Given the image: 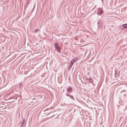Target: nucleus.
<instances>
[{"mask_svg": "<svg viewBox=\"0 0 127 127\" xmlns=\"http://www.w3.org/2000/svg\"><path fill=\"white\" fill-rule=\"evenodd\" d=\"M97 24L98 26V28L100 29H101L102 26V22L99 20L98 21Z\"/></svg>", "mask_w": 127, "mask_h": 127, "instance_id": "nucleus-1", "label": "nucleus"}, {"mask_svg": "<svg viewBox=\"0 0 127 127\" xmlns=\"http://www.w3.org/2000/svg\"><path fill=\"white\" fill-rule=\"evenodd\" d=\"M55 46L56 49L57 50V51L60 52V49L59 45L57 43H55Z\"/></svg>", "mask_w": 127, "mask_h": 127, "instance_id": "nucleus-2", "label": "nucleus"}, {"mask_svg": "<svg viewBox=\"0 0 127 127\" xmlns=\"http://www.w3.org/2000/svg\"><path fill=\"white\" fill-rule=\"evenodd\" d=\"M77 60V58H74L70 62V63L73 64Z\"/></svg>", "mask_w": 127, "mask_h": 127, "instance_id": "nucleus-3", "label": "nucleus"}, {"mask_svg": "<svg viewBox=\"0 0 127 127\" xmlns=\"http://www.w3.org/2000/svg\"><path fill=\"white\" fill-rule=\"evenodd\" d=\"M26 124V122L25 120V119H24L23 120L22 123L21 124V126L20 127H23L24 125H25Z\"/></svg>", "mask_w": 127, "mask_h": 127, "instance_id": "nucleus-4", "label": "nucleus"}, {"mask_svg": "<svg viewBox=\"0 0 127 127\" xmlns=\"http://www.w3.org/2000/svg\"><path fill=\"white\" fill-rule=\"evenodd\" d=\"M120 28L122 29H124L125 28L127 29V24H125L121 26Z\"/></svg>", "mask_w": 127, "mask_h": 127, "instance_id": "nucleus-5", "label": "nucleus"}, {"mask_svg": "<svg viewBox=\"0 0 127 127\" xmlns=\"http://www.w3.org/2000/svg\"><path fill=\"white\" fill-rule=\"evenodd\" d=\"M98 13L99 14V15H100L102 14L103 12V10L102 9L99 8L98 10Z\"/></svg>", "mask_w": 127, "mask_h": 127, "instance_id": "nucleus-6", "label": "nucleus"}, {"mask_svg": "<svg viewBox=\"0 0 127 127\" xmlns=\"http://www.w3.org/2000/svg\"><path fill=\"white\" fill-rule=\"evenodd\" d=\"M86 80L87 82L88 83L91 82L92 81V79L91 78H86Z\"/></svg>", "mask_w": 127, "mask_h": 127, "instance_id": "nucleus-7", "label": "nucleus"}, {"mask_svg": "<svg viewBox=\"0 0 127 127\" xmlns=\"http://www.w3.org/2000/svg\"><path fill=\"white\" fill-rule=\"evenodd\" d=\"M72 88L71 87H68L67 89V91L68 92H70L72 90Z\"/></svg>", "mask_w": 127, "mask_h": 127, "instance_id": "nucleus-8", "label": "nucleus"}, {"mask_svg": "<svg viewBox=\"0 0 127 127\" xmlns=\"http://www.w3.org/2000/svg\"><path fill=\"white\" fill-rule=\"evenodd\" d=\"M73 65V64H71L70 63V64H69V65L68 68V69L70 70V69L72 67Z\"/></svg>", "mask_w": 127, "mask_h": 127, "instance_id": "nucleus-9", "label": "nucleus"}, {"mask_svg": "<svg viewBox=\"0 0 127 127\" xmlns=\"http://www.w3.org/2000/svg\"><path fill=\"white\" fill-rule=\"evenodd\" d=\"M39 31V30L38 29H36L35 31V33H36L37 32H38Z\"/></svg>", "mask_w": 127, "mask_h": 127, "instance_id": "nucleus-10", "label": "nucleus"}, {"mask_svg": "<svg viewBox=\"0 0 127 127\" xmlns=\"http://www.w3.org/2000/svg\"><path fill=\"white\" fill-rule=\"evenodd\" d=\"M70 97L71 98L73 99V100H74V98L73 96L72 95H71L70 96Z\"/></svg>", "mask_w": 127, "mask_h": 127, "instance_id": "nucleus-11", "label": "nucleus"}, {"mask_svg": "<svg viewBox=\"0 0 127 127\" xmlns=\"http://www.w3.org/2000/svg\"><path fill=\"white\" fill-rule=\"evenodd\" d=\"M22 83H20V87H22Z\"/></svg>", "mask_w": 127, "mask_h": 127, "instance_id": "nucleus-12", "label": "nucleus"}]
</instances>
